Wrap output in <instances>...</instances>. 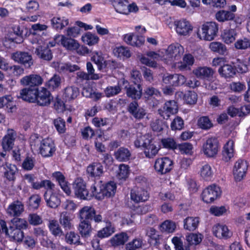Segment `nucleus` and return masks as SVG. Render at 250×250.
<instances>
[{"instance_id":"nucleus-1","label":"nucleus","mask_w":250,"mask_h":250,"mask_svg":"<svg viewBox=\"0 0 250 250\" xmlns=\"http://www.w3.org/2000/svg\"><path fill=\"white\" fill-rule=\"evenodd\" d=\"M102 183V181L98 178L91 185V192L96 198L99 200H102L105 198H107L114 196L116 191V184L112 181L105 185Z\"/></svg>"},{"instance_id":"nucleus-2","label":"nucleus","mask_w":250,"mask_h":250,"mask_svg":"<svg viewBox=\"0 0 250 250\" xmlns=\"http://www.w3.org/2000/svg\"><path fill=\"white\" fill-rule=\"evenodd\" d=\"M12 29V31L9 32L3 39V44L5 46H7L9 42L16 43H22L27 33L26 29L20 25H14Z\"/></svg>"},{"instance_id":"nucleus-3","label":"nucleus","mask_w":250,"mask_h":250,"mask_svg":"<svg viewBox=\"0 0 250 250\" xmlns=\"http://www.w3.org/2000/svg\"><path fill=\"white\" fill-rule=\"evenodd\" d=\"M218 31V25L214 21L207 22L202 25L201 31L199 30L198 36L200 39L207 41H211L217 36Z\"/></svg>"},{"instance_id":"nucleus-4","label":"nucleus","mask_w":250,"mask_h":250,"mask_svg":"<svg viewBox=\"0 0 250 250\" xmlns=\"http://www.w3.org/2000/svg\"><path fill=\"white\" fill-rule=\"evenodd\" d=\"M0 233H3L10 240L17 242L22 241L24 234L22 230L9 226L8 228L6 222L0 219Z\"/></svg>"},{"instance_id":"nucleus-5","label":"nucleus","mask_w":250,"mask_h":250,"mask_svg":"<svg viewBox=\"0 0 250 250\" xmlns=\"http://www.w3.org/2000/svg\"><path fill=\"white\" fill-rule=\"evenodd\" d=\"M75 195L82 200H90L94 194L89 193L86 187V184L82 178H77L73 184Z\"/></svg>"},{"instance_id":"nucleus-6","label":"nucleus","mask_w":250,"mask_h":250,"mask_svg":"<svg viewBox=\"0 0 250 250\" xmlns=\"http://www.w3.org/2000/svg\"><path fill=\"white\" fill-rule=\"evenodd\" d=\"M81 221L90 222L93 220L95 223H99L103 220V217L100 214H96V210L91 206H84L82 208L79 212Z\"/></svg>"},{"instance_id":"nucleus-7","label":"nucleus","mask_w":250,"mask_h":250,"mask_svg":"<svg viewBox=\"0 0 250 250\" xmlns=\"http://www.w3.org/2000/svg\"><path fill=\"white\" fill-rule=\"evenodd\" d=\"M35 142L36 143H40V153L42 157H50L53 156L56 151V146L51 139L45 138L41 141L38 137H36Z\"/></svg>"},{"instance_id":"nucleus-8","label":"nucleus","mask_w":250,"mask_h":250,"mask_svg":"<svg viewBox=\"0 0 250 250\" xmlns=\"http://www.w3.org/2000/svg\"><path fill=\"white\" fill-rule=\"evenodd\" d=\"M124 89L129 98L134 101L140 100L143 94L142 85L139 83H130L127 81H124Z\"/></svg>"},{"instance_id":"nucleus-9","label":"nucleus","mask_w":250,"mask_h":250,"mask_svg":"<svg viewBox=\"0 0 250 250\" xmlns=\"http://www.w3.org/2000/svg\"><path fill=\"white\" fill-rule=\"evenodd\" d=\"M11 59L15 62L23 65L27 68H30L34 63L32 55L26 51H16L12 53Z\"/></svg>"},{"instance_id":"nucleus-10","label":"nucleus","mask_w":250,"mask_h":250,"mask_svg":"<svg viewBox=\"0 0 250 250\" xmlns=\"http://www.w3.org/2000/svg\"><path fill=\"white\" fill-rule=\"evenodd\" d=\"M221 191L220 188L215 185H211L204 189L202 193V197L204 202L210 203L217 199L220 195Z\"/></svg>"},{"instance_id":"nucleus-11","label":"nucleus","mask_w":250,"mask_h":250,"mask_svg":"<svg viewBox=\"0 0 250 250\" xmlns=\"http://www.w3.org/2000/svg\"><path fill=\"white\" fill-rule=\"evenodd\" d=\"M219 148L217 138L211 137L208 139L203 146V152L208 157H213L217 154Z\"/></svg>"},{"instance_id":"nucleus-12","label":"nucleus","mask_w":250,"mask_h":250,"mask_svg":"<svg viewBox=\"0 0 250 250\" xmlns=\"http://www.w3.org/2000/svg\"><path fill=\"white\" fill-rule=\"evenodd\" d=\"M184 52V47L178 43L170 44L166 51L165 59L170 61L179 60Z\"/></svg>"},{"instance_id":"nucleus-13","label":"nucleus","mask_w":250,"mask_h":250,"mask_svg":"<svg viewBox=\"0 0 250 250\" xmlns=\"http://www.w3.org/2000/svg\"><path fill=\"white\" fill-rule=\"evenodd\" d=\"M178 111L177 103L174 100H170L165 103L163 106L158 110V112L164 119L167 120L171 115L177 113Z\"/></svg>"},{"instance_id":"nucleus-14","label":"nucleus","mask_w":250,"mask_h":250,"mask_svg":"<svg viewBox=\"0 0 250 250\" xmlns=\"http://www.w3.org/2000/svg\"><path fill=\"white\" fill-rule=\"evenodd\" d=\"M173 168V162L168 157L158 158L154 164V168L159 174H164L169 172Z\"/></svg>"},{"instance_id":"nucleus-15","label":"nucleus","mask_w":250,"mask_h":250,"mask_svg":"<svg viewBox=\"0 0 250 250\" xmlns=\"http://www.w3.org/2000/svg\"><path fill=\"white\" fill-rule=\"evenodd\" d=\"M53 96L50 92L45 87L38 88L36 103L40 106H48L53 100Z\"/></svg>"},{"instance_id":"nucleus-16","label":"nucleus","mask_w":250,"mask_h":250,"mask_svg":"<svg viewBox=\"0 0 250 250\" xmlns=\"http://www.w3.org/2000/svg\"><path fill=\"white\" fill-rule=\"evenodd\" d=\"M162 81L167 85L171 86H178L185 83L186 78L181 74L167 73L163 75Z\"/></svg>"},{"instance_id":"nucleus-17","label":"nucleus","mask_w":250,"mask_h":250,"mask_svg":"<svg viewBox=\"0 0 250 250\" xmlns=\"http://www.w3.org/2000/svg\"><path fill=\"white\" fill-rule=\"evenodd\" d=\"M91 61L97 65L99 70H102L105 68L108 64L110 66H110L111 69H114L116 67L115 62L110 61L106 62L103 57L101 52H93L92 53Z\"/></svg>"},{"instance_id":"nucleus-18","label":"nucleus","mask_w":250,"mask_h":250,"mask_svg":"<svg viewBox=\"0 0 250 250\" xmlns=\"http://www.w3.org/2000/svg\"><path fill=\"white\" fill-rule=\"evenodd\" d=\"M248 167V162L242 159L236 162L233 168V174L236 181H240L243 179Z\"/></svg>"},{"instance_id":"nucleus-19","label":"nucleus","mask_w":250,"mask_h":250,"mask_svg":"<svg viewBox=\"0 0 250 250\" xmlns=\"http://www.w3.org/2000/svg\"><path fill=\"white\" fill-rule=\"evenodd\" d=\"M127 110L136 120L143 119L147 114L146 109L140 107L136 101H133L130 103L127 106Z\"/></svg>"},{"instance_id":"nucleus-20","label":"nucleus","mask_w":250,"mask_h":250,"mask_svg":"<svg viewBox=\"0 0 250 250\" xmlns=\"http://www.w3.org/2000/svg\"><path fill=\"white\" fill-rule=\"evenodd\" d=\"M131 199L136 203L145 202L149 198L148 193L144 187H134L130 192Z\"/></svg>"},{"instance_id":"nucleus-21","label":"nucleus","mask_w":250,"mask_h":250,"mask_svg":"<svg viewBox=\"0 0 250 250\" xmlns=\"http://www.w3.org/2000/svg\"><path fill=\"white\" fill-rule=\"evenodd\" d=\"M17 137L16 132L12 129H8L6 134L2 139L1 145L4 151L11 150L14 145V142Z\"/></svg>"},{"instance_id":"nucleus-22","label":"nucleus","mask_w":250,"mask_h":250,"mask_svg":"<svg viewBox=\"0 0 250 250\" xmlns=\"http://www.w3.org/2000/svg\"><path fill=\"white\" fill-rule=\"evenodd\" d=\"M22 85H28L30 87H38L43 83V79L39 75L31 74L22 78L20 80Z\"/></svg>"},{"instance_id":"nucleus-23","label":"nucleus","mask_w":250,"mask_h":250,"mask_svg":"<svg viewBox=\"0 0 250 250\" xmlns=\"http://www.w3.org/2000/svg\"><path fill=\"white\" fill-rule=\"evenodd\" d=\"M86 171L89 177H90L95 183V181L98 178L100 179V177L103 175L104 167L100 163H93L87 167Z\"/></svg>"},{"instance_id":"nucleus-24","label":"nucleus","mask_w":250,"mask_h":250,"mask_svg":"<svg viewBox=\"0 0 250 250\" xmlns=\"http://www.w3.org/2000/svg\"><path fill=\"white\" fill-rule=\"evenodd\" d=\"M176 32L180 35L187 36L192 30V26L186 20H181L174 21Z\"/></svg>"},{"instance_id":"nucleus-25","label":"nucleus","mask_w":250,"mask_h":250,"mask_svg":"<svg viewBox=\"0 0 250 250\" xmlns=\"http://www.w3.org/2000/svg\"><path fill=\"white\" fill-rule=\"evenodd\" d=\"M38 87L25 88L21 89L20 93L19 98L30 103H35Z\"/></svg>"},{"instance_id":"nucleus-26","label":"nucleus","mask_w":250,"mask_h":250,"mask_svg":"<svg viewBox=\"0 0 250 250\" xmlns=\"http://www.w3.org/2000/svg\"><path fill=\"white\" fill-rule=\"evenodd\" d=\"M43 198L48 207L52 208H57L61 203L60 197L55 192L49 194L45 191L43 194Z\"/></svg>"},{"instance_id":"nucleus-27","label":"nucleus","mask_w":250,"mask_h":250,"mask_svg":"<svg viewBox=\"0 0 250 250\" xmlns=\"http://www.w3.org/2000/svg\"><path fill=\"white\" fill-rule=\"evenodd\" d=\"M212 232L216 237L220 239H227L232 235V232L229 229L227 226L220 224L215 225L213 227Z\"/></svg>"},{"instance_id":"nucleus-28","label":"nucleus","mask_w":250,"mask_h":250,"mask_svg":"<svg viewBox=\"0 0 250 250\" xmlns=\"http://www.w3.org/2000/svg\"><path fill=\"white\" fill-rule=\"evenodd\" d=\"M52 177L58 182L63 191L67 195H69L71 191L63 174L60 171H55L52 173Z\"/></svg>"},{"instance_id":"nucleus-29","label":"nucleus","mask_w":250,"mask_h":250,"mask_svg":"<svg viewBox=\"0 0 250 250\" xmlns=\"http://www.w3.org/2000/svg\"><path fill=\"white\" fill-rule=\"evenodd\" d=\"M24 211V205L23 203L19 201H15L12 202L7 209V213L13 217H18Z\"/></svg>"},{"instance_id":"nucleus-30","label":"nucleus","mask_w":250,"mask_h":250,"mask_svg":"<svg viewBox=\"0 0 250 250\" xmlns=\"http://www.w3.org/2000/svg\"><path fill=\"white\" fill-rule=\"evenodd\" d=\"M215 71L210 67H199L193 71L194 74L201 79L210 80L212 78Z\"/></svg>"},{"instance_id":"nucleus-31","label":"nucleus","mask_w":250,"mask_h":250,"mask_svg":"<svg viewBox=\"0 0 250 250\" xmlns=\"http://www.w3.org/2000/svg\"><path fill=\"white\" fill-rule=\"evenodd\" d=\"M3 169L4 178L9 182H14L18 172L17 166L14 164L9 163Z\"/></svg>"},{"instance_id":"nucleus-32","label":"nucleus","mask_w":250,"mask_h":250,"mask_svg":"<svg viewBox=\"0 0 250 250\" xmlns=\"http://www.w3.org/2000/svg\"><path fill=\"white\" fill-rule=\"evenodd\" d=\"M35 54L41 59L50 61L52 59L53 55L49 46L40 45L35 50Z\"/></svg>"},{"instance_id":"nucleus-33","label":"nucleus","mask_w":250,"mask_h":250,"mask_svg":"<svg viewBox=\"0 0 250 250\" xmlns=\"http://www.w3.org/2000/svg\"><path fill=\"white\" fill-rule=\"evenodd\" d=\"M234 142L232 140H229L224 145L222 150V159L225 162L229 161L234 156Z\"/></svg>"},{"instance_id":"nucleus-34","label":"nucleus","mask_w":250,"mask_h":250,"mask_svg":"<svg viewBox=\"0 0 250 250\" xmlns=\"http://www.w3.org/2000/svg\"><path fill=\"white\" fill-rule=\"evenodd\" d=\"M216 20L220 22L232 21L235 18V14L229 11L220 10L215 15Z\"/></svg>"},{"instance_id":"nucleus-35","label":"nucleus","mask_w":250,"mask_h":250,"mask_svg":"<svg viewBox=\"0 0 250 250\" xmlns=\"http://www.w3.org/2000/svg\"><path fill=\"white\" fill-rule=\"evenodd\" d=\"M78 230L83 238H88L90 236L92 230L90 223L81 221L79 225Z\"/></svg>"},{"instance_id":"nucleus-36","label":"nucleus","mask_w":250,"mask_h":250,"mask_svg":"<svg viewBox=\"0 0 250 250\" xmlns=\"http://www.w3.org/2000/svg\"><path fill=\"white\" fill-rule=\"evenodd\" d=\"M79 95V88L76 86L66 87L63 94V98L66 101L73 100Z\"/></svg>"},{"instance_id":"nucleus-37","label":"nucleus","mask_w":250,"mask_h":250,"mask_svg":"<svg viewBox=\"0 0 250 250\" xmlns=\"http://www.w3.org/2000/svg\"><path fill=\"white\" fill-rule=\"evenodd\" d=\"M51 23L54 29L61 30L68 24L69 21L64 17H55L51 19Z\"/></svg>"},{"instance_id":"nucleus-38","label":"nucleus","mask_w":250,"mask_h":250,"mask_svg":"<svg viewBox=\"0 0 250 250\" xmlns=\"http://www.w3.org/2000/svg\"><path fill=\"white\" fill-rule=\"evenodd\" d=\"M61 42L64 47L70 51L75 50L79 46V43L76 40L66 38L63 35L61 36Z\"/></svg>"},{"instance_id":"nucleus-39","label":"nucleus","mask_w":250,"mask_h":250,"mask_svg":"<svg viewBox=\"0 0 250 250\" xmlns=\"http://www.w3.org/2000/svg\"><path fill=\"white\" fill-rule=\"evenodd\" d=\"M106 226L97 232V236L101 238H105L111 235L115 231V228L111 222H105Z\"/></svg>"},{"instance_id":"nucleus-40","label":"nucleus","mask_w":250,"mask_h":250,"mask_svg":"<svg viewBox=\"0 0 250 250\" xmlns=\"http://www.w3.org/2000/svg\"><path fill=\"white\" fill-rule=\"evenodd\" d=\"M218 73L225 78H232L236 74L234 67L230 64H223L219 68Z\"/></svg>"},{"instance_id":"nucleus-41","label":"nucleus","mask_w":250,"mask_h":250,"mask_svg":"<svg viewBox=\"0 0 250 250\" xmlns=\"http://www.w3.org/2000/svg\"><path fill=\"white\" fill-rule=\"evenodd\" d=\"M199 224V218L188 217L184 220V228L189 231L195 230Z\"/></svg>"},{"instance_id":"nucleus-42","label":"nucleus","mask_w":250,"mask_h":250,"mask_svg":"<svg viewBox=\"0 0 250 250\" xmlns=\"http://www.w3.org/2000/svg\"><path fill=\"white\" fill-rule=\"evenodd\" d=\"M128 240V236L125 232L116 234L110 240V243L114 247L124 245Z\"/></svg>"},{"instance_id":"nucleus-43","label":"nucleus","mask_w":250,"mask_h":250,"mask_svg":"<svg viewBox=\"0 0 250 250\" xmlns=\"http://www.w3.org/2000/svg\"><path fill=\"white\" fill-rule=\"evenodd\" d=\"M113 4L117 12L125 15L129 14L126 0H113Z\"/></svg>"},{"instance_id":"nucleus-44","label":"nucleus","mask_w":250,"mask_h":250,"mask_svg":"<svg viewBox=\"0 0 250 250\" xmlns=\"http://www.w3.org/2000/svg\"><path fill=\"white\" fill-rule=\"evenodd\" d=\"M48 228L51 234L55 237H61L64 235L63 232L57 220L49 221Z\"/></svg>"},{"instance_id":"nucleus-45","label":"nucleus","mask_w":250,"mask_h":250,"mask_svg":"<svg viewBox=\"0 0 250 250\" xmlns=\"http://www.w3.org/2000/svg\"><path fill=\"white\" fill-rule=\"evenodd\" d=\"M114 156L115 158L119 161H127L130 159L131 152L127 148L121 147L115 152Z\"/></svg>"},{"instance_id":"nucleus-46","label":"nucleus","mask_w":250,"mask_h":250,"mask_svg":"<svg viewBox=\"0 0 250 250\" xmlns=\"http://www.w3.org/2000/svg\"><path fill=\"white\" fill-rule=\"evenodd\" d=\"M159 149V147L153 143L151 139L149 143L144 147V153L146 157L152 158L158 153Z\"/></svg>"},{"instance_id":"nucleus-47","label":"nucleus","mask_w":250,"mask_h":250,"mask_svg":"<svg viewBox=\"0 0 250 250\" xmlns=\"http://www.w3.org/2000/svg\"><path fill=\"white\" fill-rule=\"evenodd\" d=\"M209 48L213 52L218 53L220 55H225L227 54V49L223 43L213 42L209 43Z\"/></svg>"},{"instance_id":"nucleus-48","label":"nucleus","mask_w":250,"mask_h":250,"mask_svg":"<svg viewBox=\"0 0 250 250\" xmlns=\"http://www.w3.org/2000/svg\"><path fill=\"white\" fill-rule=\"evenodd\" d=\"M59 222L65 230H70L72 229L73 225L70 217L66 211L61 213L59 218Z\"/></svg>"},{"instance_id":"nucleus-49","label":"nucleus","mask_w":250,"mask_h":250,"mask_svg":"<svg viewBox=\"0 0 250 250\" xmlns=\"http://www.w3.org/2000/svg\"><path fill=\"white\" fill-rule=\"evenodd\" d=\"M61 79L59 75L54 74L48 81L45 83V86L49 89L55 90L61 85Z\"/></svg>"},{"instance_id":"nucleus-50","label":"nucleus","mask_w":250,"mask_h":250,"mask_svg":"<svg viewBox=\"0 0 250 250\" xmlns=\"http://www.w3.org/2000/svg\"><path fill=\"white\" fill-rule=\"evenodd\" d=\"M6 107L9 110V112H12L16 108L15 105L13 104L12 98L10 95H6L0 97V108Z\"/></svg>"},{"instance_id":"nucleus-51","label":"nucleus","mask_w":250,"mask_h":250,"mask_svg":"<svg viewBox=\"0 0 250 250\" xmlns=\"http://www.w3.org/2000/svg\"><path fill=\"white\" fill-rule=\"evenodd\" d=\"M151 139V137L148 134L137 136L134 142V146L136 148L143 147L144 148L146 145L149 143Z\"/></svg>"},{"instance_id":"nucleus-52","label":"nucleus","mask_w":250,"mask_h":250,"mask_svg":"<svg viewBox=\"0 0 250 250\" xmlns=\"http://www.w3.org/2000/svg\"><path fill=\"white\" fill-rule=\"evenodd\" d=\"M9 226L22 230L27 228L28 223L24 219L15 217L11 220Z\"/></svg>"},{"instance_id":"nucleus-53","label":"nucleus","mask_w":250,"mask_h":250,"mask_svg":"<svg viewBox=\"0 0 250 250\" xmlns=\"http://www.w3.org/2000/svg\"><path fill=\"white\" fill-rule=\"evenodd\" d=\"M236 34V32L234 29H225L222 35V37L224 42L229 44L235 41Z\"/></svg>"},{"instance_id":"nucleus-54","label":"nucleus","mask_w":250,"mask_h":250,"mask_svg":"<svg viewBox=\"0 0 250 250\" xmlns=\"http://www.w3.org/2000/svg\"><path fill=\"white\" fill-rule=\"evenodd\" d=\"M65 241L67 244L70 245H80V237L78 234L74 231H71L67 232L65 236Z\"/></svg>"},{"instance_id":"nucleus-55","label":"nucleus","mask_w":250,"mask_h":250,"mask_svg":"<svg viewBox=\"0 0 250 250\" xmlns=\"http://www.w3.org/2000/svg\"><path fill=\"white\" fill-rule=\"evenodd\" d=\"M213 173L212 168L208 164L203 165L200 169V175L206 181L211 180L213 176Z\"/></svg>"},{"instance_id":"nucleus-56","label":"nucleus","mask_w":250,"mask_h":250,"mask_svg":"<svg viewBox=\"0 0 250 250\" xmlns=\"http://www.w3.org/2000/svg\"><path fill=\"white\" fill-rule=\"evenodd\" d=\"M82 39L84 43L89 46L94 45L98 43L99 41V37L97 35L93 34L90 32H88L85 34L84 36L82 37Z\"/></svg>"},{"instance_id":"nucleus-57","label":"nucleus","mask_w":250,"mask_h":250,"mask_svg":"<svg viewBox=\"0 0 250 250\" xmlns=\"http://www.w3.org/2000/svg\"><path fill=\"white\" fill-rule=\"evenodd\" d=\"M36 160L35 157L27 156L22 163V168L27 171L32 170L35 166Z\"/></svg>"},{"instance_id":"nucleus-58","label":"nucleus","mask_w":250,"mask_h":250,"mask_svg":"<svg viewBox=\"0 0 250 250\" xmlns=\"http://www.w3.org/2000/svg\"><path fill=\"white\" fill-rule=\"evenodd\" d=\"M146 234L150 238V243L154 246H157L160 244V235L154 229L152 228L148 229L147 230Z\"/></svg>"},{"instance_id":"nucleus-59","label":"nucleus","mask_w":250,"mask_h":250,"mask_svg":"<svg viewBox=\"0 0 250 250\" xmlns=\"http://www.w3.org/2000/svg\"><path fill=\"white\" fill-rule=\"evenodd\" d=\"M194 61V58L191 54L186 55L183 58V62L179 66V68L180 70L189 69V67L193 64Z\"/></svg>"},{"instance_id":"nucleus-60","label":"nucleus","mask_w":250,"mask_h":250,"mask_svg":"<svg viewBox=\"0 0 250 250\" xmlns=\"http://www.w3.org/2000/svg\"><path fill=\"white\" fill-rule=\"evenodd\" d=\"M143 245L142 239H134L125 246L126 250H140Z\"/></svg>"},{"instance_id":"nucleus-61","label":"nucleus","mask_w":250,"mask_h":250,"mask_svg":"<svg viewBox=\"0 0 250 250\" xmlns=\"http://www.w3.org/2000/svg\"><path fill=\"white\" fill-rule=\"evenodd\" d=\"M184 101L188 104H195L197 100V94L194 91H188L184 95Z\"/></svg>"},{"instance_id":"nucleus-62","label":"nucleus","mask_w":250,"mask_h":250,"mask_svg":"<svg viewBox=\"0 0 250 250\" xmlns=\"http://www.w3.org/2000/svg\"><path fill=\"white\" fill-rule=\"evenodd\" d=\"M176 228L175 224L171 221L166 220L160 225V229L162 231L168 233L173 232Z\"/></svg>"},{"instance_id":"nucleus-63","label":"nucleus","mask_w":250,"mask_h":250,"mask_svg":"<svg viewBox=\"0 0 250 250\" xmlns=\"http://www.w3.org/2000/svg\"><path fill=\"white\" fill-rule=\"evenodd\" d=\"M41 202V197L39 194H33L28 199V205L33 209L39 208Z\"/></svg>"},{"instance_id":"nucleus-64","label":"nucleus","mask_w":250,"mask_h":250,"mask_svg":"<svg viewBox=\"0 0 250 250\" xmlns=\"http://www.w3.org/2000/svg\"><path fill=\"white\" fill-rule=\"evenodd\" d=\"M199 127L204 129H208L210 128L213 124L208 117L203 116L201 117L198 121Z\"/></svg>"}]
</instances>
